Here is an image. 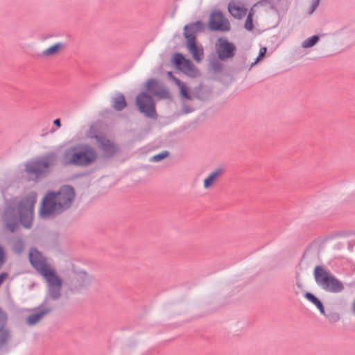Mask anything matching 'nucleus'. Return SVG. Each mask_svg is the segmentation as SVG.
Segmentation results:
<instances>
[{"label":"nucleus","instance_id":"f8f14e48","mask_svg":"<svg viewBox=\"0 0 355 355\" xmlns=\"http://www.w3.org/2000/svg\"><path fill=\"white\" fill-rule=\"evenodd\" d=\"M87 137L89 138H95L99 148L103 152L105 156L114 153L117 150L113 142L103 135L92 136L91 134H89Z\"/></svg>","mask_w":355,"mask_h":355},{"label":"nucleus","instance_id":"412c9836","mask_svg":"<svg viewBox=\"0 0 355 355\" xmlns=\"http://www.w3.org/2000/svg\"><path fill=\"white\" fill-rule=\"evenodd\" d=\"M6 320V313L0 309V344L7 340L9 337L8 331L5 329Z\"/></svg>","mask_w":355,"mask_h":355},{"label":"nucleus","instance_id":"c9c22d12","mask_svg":"<svg viewBox=\"0 0 355 355\" xmlns=\"http://www.w3.org/2000/svg\"><path fill=\"white\" fill-rule=\"evenodd\" d=\"M54 125H55L58 128H60L61 126L60 124V120L59 119H55L53 121Z\"/></svg>","mask_w":355,"mask_h":355},{"label":"nucleus","instance_id":"f257e3e1","mask_svg":"<svg viewBox=\"0 0 355 355\" xmlns=\"http://www.w3.org/2000/svg\"><path fill=\"white\" fill-rule=\"evenodd\" d=\"M74 198L73 189L68 185L62 187L57 192H48L42 199L40 215L49 217L58 214L70 207Z\"/></svg>","mask_w":355,"mask_h":355},{"label":"nucleus","instance_id":"6e6552de","mask_svg":"<svg viewBox=\"0 0 355 355\" xmlns=\"http://www.w3.org/2000/svg\"><path fill=\"white\" fill-rule=\"evenodd\" d=\"M216 51L220 60H225L234 55L236 47L226 38H219L216 44Z\"/></svg>","mask_w":355,"mask_h":355},{"label":"nucleus","instance_id":"b1692460","mask_svg":"<svg viewBox=\"0 0 355 355\" xmlns=\"http://www.w3.org/2000/svg\"><path fill=\"white\" fill-rule=\"evenodd\" d=\"M305 297L318 308L322 315L330 320L329 317L325 313V311L322 302L318 297L310 293H306L305 294Z\"/></svg>","mask_w":355,"mask_h":355},{"label":"nucleus","instance_id":"e433bc0d","mask_svg":"<svg viewBox=\"0 0 355 355\" xmlns=\"http://www.w3.org/2000/svg\"><path fill=\"white\" fill-rule=\"evenodd\" d=\"M352 311L355 314V299L352 304Z\"/></svg>","mask_w":355,"mask_h":355},{"label":"nucleus","instance_id":"39448f33","mask_svg":"<svg viewBox=\"0 0 355 355\" xmlns=\"http://www.w3.org/2000/svg\"><path fill=\"white\" fill-rule=\"evenodd\" d=\"M55 162L53 154H48L44 157L28 162L26 166V171L29 174H35L37 177L46 172L49 167L53 166Z\"/></svg>","mask_w":355,"mask_h":355},{"label":"nucleus","instance_id":"cd10ccee","mask_svg":"<svg viewBox=\"0 0 355 355\" xmlns=\"http://www.w3.org/2000/svg\"><path fill=\"white\" fill-rule=\"evenodd\" d=\"M319 40L320 37L318 35H312L302 42L301 47L303 49L311 48L316 44Z\"/></svg>","mask_w":355,"mask_h":355},{"label":"nucleus","instance_id":"ddd939ff","mask_svg":"<svg viewBox=\"0 0 355 355\" xmlns=\"http://www.w3.org/2000/svg\"><path fill=\"white\" fill-rule=\"evenodd\" d=\"M260 3L274 10L279 16L284 14L288 8V0H261Z\"/></svg>","mask_w":355,"mask_h":355},{"label":"nucleus","instance_id":"473e14b6","mask_svg":"<svg viewBox=\"0 0 355 355\" xmlns=\"http://www.w3.org/2000/svg\"><path fill=\"white\" fill-rule=\"evenodd\" d=\"M266 47H261L260 49V51H259V55L258 56L254 59V62H252L250 64V67H253V65H254L259 60V59L263 56V55L266 53Z\"/></svg>","mask_w":355,"mask_h":355},{"label":"nucleus","instance_id":"bb28decb","mask_svg":"<svg viewBox=\"0 0 355 355\" xmlns=\"http://www.w3.org/2000/svg\"><path fill=\"white\" fill-rule=\"evenodd\" d=\"M113 106L117 110H121L126 106L125 99L123 95L117 94L113 98Z\"/></svg>","mask_w":355,"mask_h":355},{"label":"nucleus","instance_id":"2eb2a0df","mask_svg":"<svg viewBox=\"0 0 355 355\" xmlns=\"http://www.w3.org/2000/svg\"><path fill=\"white\" fill-rule=\"evenodd\" d=\"M51 311V308H44L42 306H39L34 310V313L26 318V322L30 326L37 324L46 315Z\"/></svg>","mask_w":355,"mask_h":355},{"label":"nucleus","instance_id":"c85d7f7f","mask_svg":"<svg viewBox=\"0 0 355 355\" xmlns=\"http://www.w3.org/2000/svg\"><path fill=\"white\" fill-rule=\"evenodd\" d=\"M12 215V209H7L4 214L5 220L6 221V227L8 230L10 232H14L17 227V223L16 220L13 223H10V218H11Z\"/></svg>","mask_w":355,"mask_h":355},{"label":"nucleus","instance_id":"423d86ee","mask_svg":"<svg viewBox=\"0 0 355 355\" xmlns=\"http://www.w3.org/2000/svg\"><path fill=\"white\" fill-rule=\"evenodd\" d=\"M207 25L209 30L212 31L228 32L231 29L229 20L220 10L211 12Z\"/></svg>","mask_w":355,"mask_h":355},{"label":"nucleus","instance_id":"7c9ffc66","mask_svg":"<svg viewBox=\"0 0 355 355\" xmlns=\"http://www.w3.org/2000/svg\"><path fill=\"white\" fill-rule=\"evenodd\" d=\"M168 152L166 151H164V152H162L159 154H157V155H155L154 156H153L151 158H150V160L153 161V162H159L161 161L162 159L166 158L167 156H168Z\"/></svg>","mask_w":355,"mask_h":355},{"label":"nucleus","instance_id":"f704fd0d","mask_svg":"<svg viewBox=\"0 0 355 355\" xmlns=\"http://www.w3.org/2000/svg\"><path fill=\"white\" fill-rule=\"evenodd\" d=\"M8 277V274L3 272L0 274V286L5 281V279Z\"/></svg>","mask_w":355,"mask_h":355},{"label":"nucleus","instance_id":"72a5a7b5","mask_svg":"<svg viewBox=\"0 0 355 355\" xmlns=\"http://www.w3.org/2000/svg\"><path fill=\"white\" fill-rule=\"evenodd\" d=\"M4 261V251L2 247L0 246V266Z\"/></svg>","mask_w":355,"mask_h":355},{"label":"nucleus","instance_id":"1a4fd4ad","mask_svg":"<svg viewBox=\"0 0 355 355\" xmlns=\"http://www.w3.org/2000/svg\"><path fill=\"white\" fill-rule=\"evenodd\" d=\"M136 103L139 111L147 116L155 117L156 116L155 105L150 96L142 93L137 97Z\"/></svg>","mask_w":355,"mask_h":355},{"label":"nucleus","instance_id":"aec40b11","mask_svg":"<svg viewBox=\"0 0 355 355\" xmlns=\"http://www.w3.org/2000/svg\"><path fill=\"white\" fill-rule=\"evenodd\" d=\"M171 61L174 67H192L191 62L182 53L178 52L173 53Z\"/></svg>","mask_w":355,"mask_h":355},{"label":"nucleus","instance_id":"0eeeda50","mask_svg":"<svg viewBox=\"0 0 355 355\" xmlns=\"http://www.w3.org/2000/svg\"><path fill=\"white\" fill-rule=\"evenodd\" d=\"M92 281V277L85 270L73 267L71 284L74 289L81 290L85 288L90 285Z\"/></svg>","mask_w":355,"mask_h":355},{"label":"nucleus","instance_id":"20e7f679","mask_svg":"<svg viewBox=\"0 0 355 355\" xmlns=\"http://www.w3.org/2000/svg\"><path fill=\"white\" fill-rule=\"evenodd\" d=\"M36 199V193H32L25 198L18 206V215L25 227L28 228L31 226Z\"/></svg>","mask_w":355,"mask_h":355},{"label":"nucleus","instance_id":"6ab92c4d","mask_svg":"<svg viewBox=\"0 0 355 355\" xmlns=\"http://www.w3.org/2000/svg\"><path fill=\"white\" fill-rule=\"evenodd\" d=\"M222 174V170L220 168L215 169L211 172L203 181V187L205 189H208L214 186Z\"/></svg>","mask_w":355,"mask_h":355},{"label":"nucleus","instance_id":"7ed1b4c3","mask_svg":"<svg viewBox=\"0 0 355 355\" xmlns=\"http://www.w3.org/2000/svg\"><path fill=\"white\" fill-rule=\"evenodd\" d=\"M314 274L317 284L324 290L335 293L343 291V284L322 267L317 266Z\"/></svg>","mask_w":355,"mask_h":355},{"label":"nucleus","instance_id":"a878e982","mask_svg":"<svg viewBox=\"0 0 355 355\" xmlns=\"http://www.w3.org/2000/svg\"><path fill=\"white\" fill-rule=\"evenodd\" d=\"M157 85V83L155 80H149L147 81L146 87L149 92L155 95H158V94H157L154 89ZM159 96H160L162 98H166L168 96V93L166 91H164L162 94H159Z\"/></svg>","mask_w":355,"mask_h":355},{"label":"nucleus","instance_id":"a211bd4d","mask_svg":"<svg viewBox=\"0 0 355 355\" xmlns=\"http://www.w3.org/2000/svg\"><path fill=\"white\" fill-rule=\"evenodd\" d=\"M62 284H58L55 285H49L47 288V295L45 299L44 303H47L49 300H58L61 295V289Z\"/></svg>","mask_w":355,"mask_h":355},{"label":"nucleus","instance_id":"9b49d317","mask_svg":"<svg viewBox=\"0 0 355 355\" xmlns=\"http://www.w3.org/2000/svg\"><path fill=\"white\" fill-rule=\"evenodd\" d=\"M29 261L33 268L40 272L43 268L51 266L42 254L36 249H31L29 252Z\"/></svg>","mask_w":355,"mask_h":355},{"label":"nucleus","instance_id":"4be33fe9","mask_svg":"<svg viewBox=\"0 0 355 355\" xmlns=\"http://www.w3.org/2000/svg\"><path fill=\"white\" fill-rule=\"evenodd\" d=\"M64 46L62 42H57L49 48L44 50L40 56L43 58H50L57 55L60 51H61Z\"/></svg>","mask_w":355,"mask_h":355},{"label":"nucleus","instance_id":"4468645a","mask_svg":"<svg viewBox=\"0 0 355 355\" xmlns=\"http://www.w3.org/2000/svg\"><path fill=\"white\" fill-rule=\"evenodd\" d=\"M39 273L44 279L46 283V286L49 285L62 284L61 277L58 275L55 269L51 265L46 268H43Z\"/></svg>","mask_w":355,"mask_h":355},{"label":"nucleus","instance_id":"9d476101","mask_svg":"<svg viewBox=\"0 0 355 355\" xmlns=\"http://www.w3.org/2000/svg\"><path fill=\"white\" fill-rule=\"evenodd\" d=\"M185 39L187 50L194 61L198 64L204 58L202 47L196 44V38H193V36L191 35H187Z\"/></svg>","mask_w":355,"mask_h":355},{"label":"nucleus","instance_id":"393cba45","mask_svg":"<svg viewBox=\"0 0 355 355\" xmlns=\"http://www.w3.org/2000/svg\"><path fill=\"white\" fill-rule=\"evenodd\" d=\"M176 73L179 77L182 75L196 77L198 74V71L197 68H177Z\"/></svg>","mask_w":355,"mask_h":355},{"label":"nucleus","instance_id":"2f4dec72","mask_svg":"<svg viewBox=\"0 0 355 355\" xmlns=\"http://www.w3.org/2000/svg\"><path fill=\"white\" fill-rule=\"evenodd\" d=\"M244 27L248 31H251L253 28L252 19L250 13L247 15V19L245 21Z\"/></svg>","mask_w":355,"mask_h":355},{"label":"nucleus","instance_id":"dca6fc26","mask_svg":"<svg viewBox=\"0 0 355 355\" xmlns=\"http://www.w3.org/2000/svg\"><path fill=\"white\" fill-rule=\"evenodd\" d=\"M230 14L236 19H241L247 14V9L239 2L231 1L228 4Z\"/></svg>","mask_w":355,"mask_h":355},{"label":"nucleus","instance_id":"f3484780","mask_svg":"<svg viewBox=\"0 0 355 355\" xmlns=\"http://www.w3.org/2000/svg\"><path fill=\"white\" fill-rule=\"evenodd\" d=\"M204 28L205 24L200 20L187 24L184 27V36L187 37V35H191L196 38V32L203 30Z\"/></svg>","mask_w":355,"mask_h":355},{"label":"nucleus","instance_id":"5701e85b","mask_svg":"<svg viewBox=\"0 0 355 355\" xmlns=\"http://www.w3.org/2000/svg\"><path fill=\"white\" fill-rule=\"evenodd\" d=\"M168 76L170 79L173 80L175 83V84L178 86L181 96L187 99H191V96H189V88L179 79L174 77L171 72L168 73Z\"/></svg>","mask_w":355,"mask_h":355},{"label":"nucleus","instance_id":"c756f323","mask_svg":"<svg viewBox=\"0 0 355 355\" xmlns=\"http://www.w3.org/2000/svg\"><path fill=\"white\" fill-rule=\"evenodd\" d=\"M320 0H312L309 8L306 11L307 15H311L318 6Z\"/></svg>","mask_w":355,"mask_h":355},{"label":"nucleus","instance_id":"f03ea898","mask_svg":"<svg viewBox=\"0 0 355 355\" xmlns=\"http://www.w3.org/2000/svg\"><path fill=\"white\" fill-rule=\"evenodd\" d=\"M96 151L89 145H79L65 151L62 163L64 165L89 166L96 161Z\"/></svg>","mask_w":355,"mask_h":355}]
</instances>
